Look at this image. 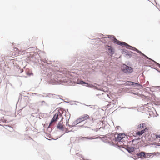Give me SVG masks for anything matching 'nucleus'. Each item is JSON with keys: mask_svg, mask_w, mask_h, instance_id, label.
Returning a JSON list of instances; mask_svg holds the SVG:
<instances>
[{"mask_svg": "<svg viewBox=\"0 0 160 160\" xmlns=\"http://www.w3.org/2000/svg\"><path fill=\"white\" fill-rule=\"evenodd\" d=\"M121 71L126 75H129L134 71L133 68L125 64H123L121 67Z\"/></svg>", "mask_w": 160, "mask_h": 160, "instance_id": "f257e3e1", "label": "nucleus"}, {"mask_svg": "<svg viewBox=\"0 0 160 160\" xmlns=\"http://www.w3.org/2000/svg\"><path fill=\"white\" fill-rule=\"evenodd\" d=\"M41 68L42 74H45L48 78L51 77L52 75V71L50 68L46 67L43 64H42V66H41Z\"/></svg>", "mask_w": 160, "mask_h": 160, "instance_id": "f03ea898", "label": "nucleus"}, {"mask_svg": "<svg viewBox=\"0 0 160 160\" xmlns=\"http://www.w3.org/2000/svg\"><path fill=\"white\" fill-rule=\"evenodd\" d=\"M105 48L109 55L112 56L114 54L115 49L112 46L106 45L105 46Z\"/></svg>", "mask_w": 160, "mask_h": 160, "instance_id": "7ed1b4c3", "label": "nucleus"}, {"mask_svg": "<svg viewBox=\"0 0 160 160\" xmlns=\"http://www.w3.org/2000/svg\"><path fill=\"white\" fill-rule=\"evenodd\" d=\"M116 146H117V147L119 148V149L121 151L123 152V151L120 148H124L130 154L132 152H133L136 149V148L135 147H128V148H125L124 147H123L122 145H116Z\"/></svg>", "mask_w": 160, "mask_h": 160, "instance_id": "20e7f679", "label": "nucleus"}, {"mask_svg": "<svg viewBox=\"0 0 160 160\" xmlns=\"http://www.w3.org/2000/svg\"><path fill=\"white\" fill-rule=\"evenodd\" d=\"M125 135L124 133H118L117 137L114 139L115 141H118L119 142H121V140L124 138Z\"/></svg>", "mask_w": 160, "mask_h": 160, "instance_id": "39448f33", "label": "nucleus"}, {"mask_svg": "<svg viewBox=\"0 0 160 160\" xmlns=\"http://www.w3.org/2000/svg\"><path fill=\"white\" fill-rule=\"evenodd\" d=\"M149 129V128L148 127H146L143 130H141L140 131H137L136 133V135L135 136H133L134 137H136L137 136H140L142 135L143 133H145V132H146L147 130Z\"/></svg>", "mask_w": 160, "mask_h": 160, "instance_id": "423d86ee", "label": "nucleus"}, {"mask_svg": "<svg viewBox=\"0 0 160 160\" xmlns=\"http://www.w3.org/2000/svg\"><path fill=\"white\" fill-rule=\"evenodd\" d=\"M60 114V112L58 111V112H56L53 115V117L51 119V121L53 122L54 121H57L58 120V116L59 114Z\"/></svg>", "mask_w": 160, "mask_h": 160, "instance_id": "0eeeda50", "label": "nucleus"}, {"mask_svg": "<svg viewBox=\"0 0 160 160\" xmlns=\"http://www.w3.org/2000/svg\"><path fill=\"white\" fill-rule=\"evenodd\" d=\"M136 155L138 157V158L143 159L146 158V157H145V152H144L142 151L140 153H137Z\"/></svg>", "mask_w": 160, "mask_h": 160, "instance_id": "6e6552de", "label": "nucleus"}, {"mask_svg": "<svg viewBox=\"0 0 160 160\" xmlns=\"http://www.w3.org/2000/svg\"><path fill=\"white\" fill-rule=\"evenodd\" d=\"M85 86L88 87L94 88V89H95L97 90L102 91V88L95 86L92 84L88 83V82H87V84H86V85H85Z\"/></svg>", "mask_w": 160, "mask_h": 160, "instance_id": "1a4fd4ad", "label": "nucleus"}, {"mask_svg": "<svg viewBox=\"0 0 160 160\" xmlns=\"http://www.w3.org/2000/svg\"><path fill=\"white\" fill-rule=\"evenodd\" d=\"M160 154V152H151V153H146L145 152V157H146L145 158H149L150 156L152 155L153 156L156 155L157 154Z\"/></svg>", "mask_w": 160, "mask_h": 160, "instance_id": "9d476101", "label": "nucleus"}, {"mask_svg": "<svg viewBox=\"0 0 160 160\" xmlns=\"http://www.w3.org/2000/svg\"><path fill=\"white\" fill-rule=\"evenodd\" d=\"M57 128L63 131L64 130V127L62 125V124L60 122V121H59L58 122L57 126Z\"/></svg>", "mask_w": 160, "mask_h": 160, "instance_id": "9b49d317", "label": "nucleus"}, {"mask_svg": "<svg viewBox=\"0 0 160 160\" xmlns=\"http://www.w3.org/2000/svg\"><path fill=\"white\" fill-rule=\"evenodd\" d=\"M77 84L85 86V85H86V84H87V82L83 81L82 80H77Z\"/></svg>", "mask_w": 160, "mask_h": 160, "instance_id": "f8f14e48", "label": "nucleus"}, {"mask_svg": "<svg viewBox=\"0 0 160 160\" xmlns=\"http://www.w3.org/2000/svg\"><path fill=\"white\" fill-rule=\"evenodd\" d=\"M122 42H123L119 41V40L117 39L116 38H115L114 40L113 41V42L114 43L120 46L122 45Z\"/></svg>", "mask_w": 160, "mask_h": 160, "instance_id": "ddd939ff", "label": "nucleus"}, {"mask_svg": "<svg viewBox=\"0 0 160 160\" xmlns=\"http://www.w3.org/2000/svg\"><path fill=\"white\" fill-rule=\"evenodd\" d=\"M80 138V139L82 140H84V139H86L88 140H92L94 139L92 137H79Z\"/></svg>", "mask_w": 160, "mask_h": 160, "instance_id": "4468645a", "label": "nucleus"}, {"mask_svg": "<svg viewBox=\"0 0 160 160\" xmlns=\"http://www.w3.org/2000/svg\"><path fill=\"white\" fill-rule=\"evenodd\" d=\"M135 82H133L127 81L126 82V85L131 86L135 87Z\"/></svg>", "mask_w": 160, "mask_h": 160, "instance_id": "2eb2a0df", "label": "nucleus"}, {"mask_svg": "<svg viewBox=\"0 0 160 160\" xmlns=\"http://www.w3.org/2000/svg\"><path fill=\"white\" fill-rule=\"evenodd\" d=\"M140 54L144 59H145V58H147L148 59L151 60L152 61V59L147 56L145 54H144L142 52Z\"/></svg>", "mask_w": 160, "mask_h": 160, "instance_id": "dca6fc26", "label": "nucleus"}, {"mask_svg": "<svg viewBox=\"0 0 160 160\" xmlns=\"http://www.w3.org/2000/svg\"><path fill=\"white\" fill-rule=\"evenodd\" d=\"M126 48L131 50H132L136 51L138 53H139V54L141 53V51H140L137 48H135L133 47H132V48Z\"/></svg>", "mask_w": 160, "mask_h": 160, "instance_id": "f3484780", "label": "nucleus"}, {"mask_svg": "<svg viewBox=\"0 0 160 160\" xmlns=\"http://www.w3.org/2000/svg\"><path fill=\"white\" fill-rule=\"evenodd\" d=\"M132 53L135 54V53L132 52L131 51H128L127 55V58H131L132 56Z\"/></svg>", "mask_w": 160, "mask_h": 160, "instance_id": "a211bd4d", "label": "nucleus"}, {"mask_svg": "<svg viewBox=\"0 0 160 160\" xmlns=\"http://www.w3.org/2000/svg\"><path fill=\"white\" fill-rule=\"evenodd\" d=\"M81 116L84 121L88 119H90L89 116L87 114H84Z\"/></svg>", "mask_w": 160, "mask_h": 160, "instance_id": "6ab92c4d", "label": "nucleus"}, {"mask_svg": "<svg viewBox=\"0 0 160 160\" xmlns=\"http://www.w3.org/2000/svg\"><path fill=\"white\" fill-rule=\"evenodd\" d=\"M143 137H142L141 138H140L139 137L138 138H135L133 140H132L131 141H130L129 142H128V143H129L130 142H132V145H134V144H133V142H135V141L137 140H139L141 138H142Z\"/></svg>", "mask_w": 160, "mask_h": 160, "instance_id": "aec40b11", "label": "nucleus"}, {"mask_svg": "<svg viewBox=\"0 0 160 160\" xmlns=\"http://www.w3.org/2000/svg\"><path fill=\"white\" fill-rule=\"evenodd\" d=\"M122 45H123V46L127 47H126V48H132V46H131L129 45L128 44H127V43H126V42H122Z\"/></svg>", "mask_w": 160, "mask_h": 160, "instance_id": "412c9836", "label": "nucleus"}, {"mask_svg": "<svg viewBox=\"0 0 160 160\" xmlns=\"http://www.w3.org/2000/svg\"><path fill=\"white\" fill-rule=\"evenodd\" d=\"M26 74L29 76L33 75L32 72L30 70L26 71Z\"/></svg>", "mask_w": 160, "mask_h": 160, "instance_id": "4be33fe9", "label": "nucleus"}, {"mask_svg": "<svg viewBox=\"0 0 160 160\" xmlns=\"http://www.w3.org/2000/svg\"><path fill=\"white\" fill-rule=\"evenodd\" d=\"M121 52L122 54H124L126 56L127 55V53L128 51L126 49H121Z\"/></svg>", "mask_w": 160, "mask_h": 160, "instance_id": "5701e85b", "label": "nucleus"}, {"mask_svg": "<svg viewBox=\"0 0 160 160\" xmlns=\"http://www.w3.org/2000/svg\"><path fill=\"white\" fill-rule=\"evenodd\" d=\"M145 123H141L138 125V129H140V128H143L145 126Z\"/></svg>", "mask_w": 160, "mask_h": 160, "instance_id": "b1692460", "label": "nucleus"}, {"mask_svg": "<svg viewBox=\"0 0 160 160\" xmlns=\"http://www.w3.org/2000/svg\"><path fill=\"white\" fill-rule=\"evenodd\" d=\"M108 36V38H110V40L113 41L115 38V37L113 35H107Z\"/></svg>", "mask_w": 160, "mask_h": 160, "instance_id": "393cba45", "label": "nucleus"}, {"mask_svg": "<svg viewBox=\"0 0 160 160\" xmlns=\"http://www.w3.org/2000/svg\"><path fill=\"white\" fill-rule=\"evenodd\" d=\"M79 123H80V122H79V121L77 119L73 122L72 124L74 126H75L74 127H77V125Z\"/></svg>", "mask_w": 160, "mask_h": 160, "instance_id": "a878e982", "label": "nucleus"}, {"mask_svg": "<svg viewBox=\"0 0 160 160\" xmlns=\"http://www.w3.org/2000/svg\"><path fill=\"white\" fill-rule=\"evenodd\" d=\"M152 62H153L155 64L156 66H158L159 68H160V64L158 62H157L153 60H152Z\"/></svg>", "mask_w": 160, "mask_h": 160, "instance_id": "bb28decb", "label": "nucleus"}, {"mask_svg": "<svg viewBox=\"0 0 160 160\" xmlns=\"http://www.w3.org/2000/svg\"><path fill=\"white\" fill-rule=\"evenodd\" d=\"M36 96H37L38 97H48V95H47L45 96H44L42 95H41V94H38V93H36Z\"/></svg>", "mask_w": 160, "mask_h": 160, "instance_id": "cd10ccee", "label": "nucleus"}, {"mask_svg": "<svg viewBox=\"0 0 160 160\" xmlns=\"http://www.w3.org/2000/svg\"><path fill=\"white\" fill-rule=\"evenodd\" d=\"M27 94L31 96H33L34 95H36V93H33V92H28L27 93Z\"/></svg>", "mask_w": 160, "mask_h": 160, "instance_id": "c85d7f7f", "label": "nucleus"}, {"mask_svg": "<svg viewBox=\"0 0 160 160\" xmlns=\"http://www.w3.org/2000/svg\"><path fill=\"white\" fill-rule=\"evenodd\" d=\"M135 86H137L138 87H142V85L141 84H139L138 83H137V82H135Z\"/></svg>", "mask_w": 160, "mask_h": 160, "instance_id": "c756f323", "label": "nucleus"}, {"mask_svg": "<svg viewBox=\"0 0 160 160\" xmlns=\"http://www.w3.org/2000/svg\"><path fill=\"white\" fill-rule=\"evenodd\" d=\"M77 127H79V128L81 127L88 128L87 126H85L83 125H77Z\"/></svg>", "mask_w": 160, "mask_h": 160, "instance_id": "7c9ffc66", "label": "nucleus"}, {"mask_svg": "<svg viewBox=\"0 0 160 160\" xmlns=\"http://www.w3.org/2000/svg\"><path fill=\"white\" fill-rule=\"evenodd\" d=\"M66 125L67 126H68V127H70V128L74 127H75V126H74L73 125H70L69 124H67V122H66Z\"/></svg>", "mask_w": 160, "mask_h": 160, "instance_id": "2f4dec72", "label": "nucleus"}, {"mask_svg": "<svg viewBox=\"0 0 160 160\" xmlns=\"http://www.w3.org/2000/svg\"><path fill=\"white\" fill-rule=\"evenodd\" d=\"M156 138L157 139L160 138V134H157L156 135Z\"/></svg>", "mask_w": 160, "mask_h": 160, "instance_id": "473e14b6", "label": "nucleus"}, {"mask_svg": "<svg viewBox=\"0 0 160 160\" xmlns=\"http://www.w3.org/2000/svg\"><path fill=\"white\" fill-rule=\"evenodd\" d=\"M78 120L79 121V122H80V123L82 122V121L81 118L80 117L78 118Z\"/></svg>", "mask_w": 160, "mask_h": 160, "instance_id": "72a5a7b5", "label": "nucleus"}, {"mask_svg": "<svg viewBox=\"0 0 160 160\" xmlns=\"http://www.w3.org/2000/svg\"><path fill=\"white\" fill-rule=\"evenodd\" d=\"M53 122H52V121H50L49 123V126H48V128H49V127H50V125L52 124L53 123Z\"/></svg>", "mask_w": 160, "mask_h": 160, "instance_id": "f704fd0d", "label": "nucleus"}, {"mask_svg": "<svg viewBox=\"0 0 160 160\" xmlns=\"http://www.w3.org/2000/svg\"><path fill=\"white\" fill-rule=\"evenodd\" d=\"M128 109H134V107H128Z\"/></svg>", "mask_w": 160, "mask_h": 160, "instance_id": "c9c22d12", "label": "nucleus"}, {"mask_svg": "<svg viewBox=\"0 0 160 160\" xmlns=\"http://www.w3.org/2000/svg\"><path fill=\"white\" fill-rule=\"evenodd\" d=\"M89 119L90 120V121H92V122H93V121H94V120H93V117H92L91 118H90V119Z\"/></svg>", "mask_w": 160, "mask_h": 160, "instance_id": "e433bc0d", "label": "nucleus"}, {"mask_svg": "<svg viewBox=\"0 0 160 160\" xmlns=\"http://www.w3.org/2000/svg\"><path fill=\"white\" fill-rule=\"evenodd\" d=\"M69 132V130H68V129H66V130L65 131L64 133H67Z\"/></svg>", "mask_w": 160, "mask_h": 160, "instance_id": "4c0bfd02", "label": "nucleus"}, {"mask_svg": "<svg viewBox=\"0 0 160 160\" xmlns=\"http://www.w3.org/2000/svg\"><path fill=\"white\" fill-rule=\"evenodd\" d=\"M130 157H131L132 158L134 159V160H136V159H137V158H136V156H134V157H132V156H131Z\"/></svg>", "mask_w": 160, "mask_h": 160, "instance_id": "58836bf2", "label": "nucleus"}, {"mask_svg": "<svg viewBox=\"0 0 160 160\" xmlns=\"http://www.w3.org/2000/svg\"><path fill=\"white\" fill-rule=\"evenodd\" d=\"M59 99H60L62 100L64 102H67V103H69V102H68V101H65L63 99H61L60 98H59Z\"/></svg>", "mask_w": 160, "mask_h": 160, "instance_id": "ea45409f", "label": "nucleus"}, {"mask_svg": "<svg viewBox=\"0 0 160 160\" xmlns=\"http://www.w3.org/2000/svg\"><path fill=\"white\" fill-rule=\"evenodd\" d=\"M154 69L156 70L158 72H160V70L158 69V68H154Z\"/></svg>", "mask_w": 160, "mask_h": 160, "instance_id": "a19ab883", "label": "nucleus"}, {"mask_svg": "<svg viewBox=\"0 0 160 160\" xmlns=\"http://www.w3.org/2000/svg\"><path fill=\"white\" fill-rule=\"evenodd\" d=\"M41 102L42 103V105H43V103H46L44 101H43H43H41Z\"/></svg>", "mask_w": 160, "mask_h": 160, "instance_id": "79ce46f5", "label": "nucleus"}, {"mask_svg": "<svg viewBox=\"0 0 160 160\" xmlns=\"http://www.w3.org/2000/svg\"><path fill=\"white\" fill-rule=\"evenodd\" d=\"M121 108H123V109H126V108L128 109V107H122Z\"/></svg>", "mask_w": 160, "mask_h": 160, "instance_id": "37998d69", "label": "nucleus"}, {"mask_svg": "<svg viewBox=\"0 0 160 160\" xmlns=\"http://www.w3.org/2000/svg\"><path fill=\"white\" fill-rule=\"evenodd\" d=\"M64 133L60 137H59V138H57V139H53V140H57V139H58V138H60V137H62L63 134H64Z\"/></svg>", "mask_w": 160, "mask_h": 160, "instance_id": "c03bdc74", "label": "nucleus"}, {"mask_svg": "<svg viewBox=\"0 0 160 160\" xmlns=\"http://www.w3.org/2000/svg\"><path fill=\"white\" fill-rule=\"evenodd\" d=\"M75 127V129H74L75 130H77L79 128V127Z\"/></svg>", "mask_w": 160, "mask_h": 160, "instance_id": "a18cd8bd", "label": "nucleus"}, {"mask_svg": "<svg viewBox=\"0 0 160 160\" xmlns=\"http://www.w3.org/2000/svg\"><path fill=\"white\" fill-rule=\"evenodd\" d=\"M67 112H68V113H69V118H70V114L69 113V112H68V109H67Z\"/></svg>", "mask_w": 160, "mask_h": 160, "instance_id": "49530a36", "label": "nucleus"}, {"mask_svg": "<svg viewBox=\"0 0 160 160\" xmlns=\"http://www.w3.org/2000/svg\"><path fill=\"white\" fill-rule=\"evenodd\" d=\"M80 117H81V118L82 121L83 122V121H84V119H83L82 118V116H81Z\"/></svg>", "mask_w": 160, "mask_h": 160, "instance_id": "de8ad7c7", "label": "nucleus"}, {"mask_svg": "<svg viewBox=\"0 0 160 160\" xmlns=\"http://www.w3.org/2000/svg\"><path fill=\"white\" fill-rule=\"evenodd\" d=\"M63 118V117H62V119H61V121H60V122H62V123H63V122H62V120Z\"/></svg>", "mask_w": 160, "mask_h": 160, "instance_id": "09e8293b", "label": "nucleus"}, {"mask_svg": "<svg viewBox=\"0 0 160 160\" xmlns=\"http://www.w3.org/2000/svg\"><path fill=\"white\" fill-rule=\"evenodd\" d=\"M37 56H38V53L37 52H36V58L37 57Z\"/></svg>", "mask_w": 160, "mask_h": 160, "instance_id": "8fccbe9b", "label": "nucleus"}, {"mask_svg": "<svg viewBox=\"0 0 160 160\" xmlns=\"http://www.w3.org/2000/svg\"><path fill=\"white\" fill-rule=\"evenodd\" d=\"M69 132H73L74 131L73 130V129H72V130H69Z\"/></svg>", "mask_w": 160, "mask_h": 160, "instance_id": "3c124183", "label": "nucleus"}, {"mask_svg": "<svg viewBox=\"0 0 160 160\" xmlns=\"http://www.w3.org/2000/svg\"><path fill=\"white\" fill-rule=\"evenodd\" d=\"M60 97V96L59 95H58V96H56V98H58V97Z\"/></svg>", "mask_w": 160, "mask_h": 160, "instance_id": "603ef678", "label": "nucleus"}, {"mask_svg": "<svg viewBox=\"0 0 160 160\" xmlns=\"http://www.w3.org/2000/svg\"><path fill=\"white\" fill-rule=\"evenodd\" d=\"M20 98H21V99H22V96H19V99Z\"/></svg>", "mask_w": 160, "mask_h": 160, "instance_id": "864d4df0", "label": "nucleus"}, {"mask_svg": "<svg viewBox=\"0 0 160 160\" xmlns=\"http://www.w3.org/2000/svg\"><path fill=\"white\" fill-rule=\"evenodd\" d=\"M22 69H21L20 70V73H22Z\"/></svg>", "mask_w": 160, "mask_h": 160, "instance_id": "5fc2aeb1", "label": "nucleus"}, {"mask_svg": "<svg viewBox=\"0 0 160 160\" xmlns=\"http://www.w3.org/2000/svg\"><path fill=\"white\" fill-rule=\"evenodd\" d=\"M133 94H134V95H137V94L136 93H135V92H132Z\"/></svg>", "mask_w": 160, "mask_h": 160, "instance_id": "6e6d98bb", "label": "nucleus"}, {"mask_svg": "<svg viewBox=\"0 0 160 160\" xmlns=\"http://www.w3.org/2000/svg\"><path fill=\"white\" fill-rule=\"evenodd\" d=\"M24 97H28V96H25Z\"/></svg>", "mask_w": 160, "mask_h": 160, "instance_id": "4d7b16f0", "label": "nucleus"}, {"mask_svg": "<svg viewBox=\"0 0 160 160\" xmlns=\"http://www.w3.org/2000/svg\"><path fill=\"white\" fill-rule=\"evenodd\" d=\"M37 112H38L39 111V109H37Z\"/></svg>", "mask_w": 160, "mask_h": 160, "instance_id": "13d9d810", "label": "nucleus"}, {"mask_svg": "<svg viewBox=\"0 0 160 160\" xmlns=\"http://www.w3.org/2000/svg\"><path fill=\"white\" fill-rule=\"evenodd\" d=\"M19 95H20V96H22V94L20 93L19 94Z\"/></svg>", "mask_w": 160, "mask_h": 160, "instance_id": "bf43d9fd", "label": "nucleus"}, {"mask_svg": "<svg viewBox=\"0 0 160 160\" xmlns=\"http://www.w3.org/2000/svg\"><path fill=\"white\" fill-rule=\"evenodd\" d=\"M63 103V102H61L59 104H61V103Z\"/></svg>", "mask_w": 160, "mask_h": 160, "instance_id": "052dcab7", "label": "nucleus"}, {"mask_svg": "<svg viewBox=\"0 0 160 160\" xmlns=\"http://www.w3.org/2000/svg\"><path fill=\"white\" fill-rule=\"evenodd\" d=\"M103 36V35L102 34H101L100 36Z\"/></svg>", "mask_w": 160, "mask_h": 160, "instance_id": "680f3d73", "label": "nucleus"}, {"mask_svg": "<svg viewBox=\"0 0 160 160\" xmlns=\"http://www.w3.org/2000/svg\"><path fill=\"white\" fill-rule=\"evenodd\" d=\"M129 134H130V135H131V134H132V133H130Z\"/></svg>", "mask_w": 160, "mask_h": 160, "instance_id": "e2e57ef3", "label": "nucleus"}, {"mask_svg": "<svg viewBox=\"0 0 160 160\" xmlns=\"http://www.w3.org/2000/svg\"><path fill=\"white\" fill-rule=\"evenodd\" d=\"M18 102H17L16 104V107H17V105L18 104Z\"/></svg>", "mask_w": 160, "mask_h": 160, "instance_id": "0e129e2a", "label": "nucleus"}, {"mask_svg": "<svg viewBox=\"0 0 160 160\" xmlns=\"http://www.w3.org/2000/svg\"><path fill=\"white\" fill-rule=\"evenodd\" d=\"M158 146H160V144H159L158 145Z\"/></svg>", "mask_w": 160, "mask_h": 160, "instance_id": "69168bd1", "label": "nucleus"}, {"mask_svg": "<svg viewBox=\"0 0 160 160\" xmlns=\"http://www.w3.org/2000/svg\"><path fill=\"white\" fill-rule=\"evenodd\" d=\"M6 126L8 127H9V126Z\"/></svg>", "mask_w": 160, "mask_h": 160, "instance_id": "338daca9", "label": "nucleus"}, {"mask_svg": "<svg viewBox=\"0 0 160 160\" xmlns=\"http://www.w3.org/2000/svg\"><path fill=\"white\" fill-rule=\"evenodd\" d=\"M145 105V106H147V105H146V104H145V105Z\"/></svg>", "mask_w": 160, "mask_h": 160, "instance_id": "774afa93", "label": "nucleus"}]
</instances>
